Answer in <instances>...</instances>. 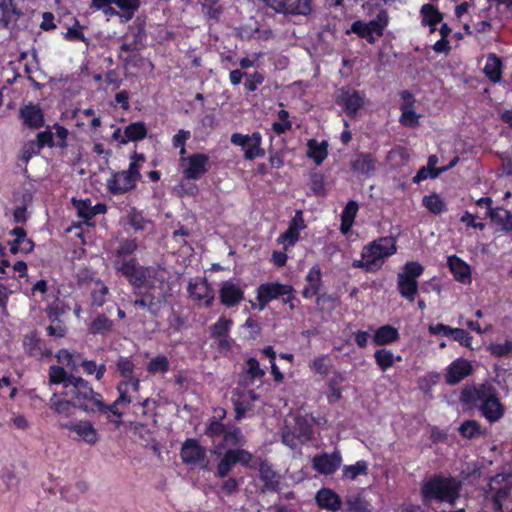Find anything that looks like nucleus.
Here are the masks:
<instances>
[{
	"label": "nucleus",
	"instance_id": "nucleus-1",
	"mask_svg": "<svg viewBox=\"0 0 512 512\" xmlns=\"http://www.w3.org/2000/svg\"><path fill=\"white\" fill-rule=\"evenodd\" d=\"M136 238H121L112 251V265L134 289V307L158 317L166 303V271L161 267L141 265L136 257Z\"/></svg>",
	"mask_w": 512,
	"mask_h": 512
},
{
	"label": "nucleus",
	"instance_id": "nucleus-2",
	"mask_svg": "<svg viewBox=\"0 0 512 512\" xmlns=\"http://www.w3.org/2000/svg\"><path fill=\"white\" fill-rule=\"evenodd\" d=\"M460 401L470 408H476L490 423L499 421L505 414L499 393L494 385L485 382L463 388Z\"/></svg>",
	"mask_w": 512,
	"mask_h": 512
},
{
	"label": "nucleus",
	"instance_id": "nucleus-3",
	"mask_svg": "<svg viewBox=\"0 0 512 512\" xmlns=\"http://www.w3.org/2000/svg\"><path fill=\"white\" fill-rule=\"evenodd\" d=\"M461 490L462 482L460 479L440 472L422 481L420 497L422 504L427 507H430L434 502L454 507L460 499Z\"/></svg>",
	"mask_w": 512,
	"mask_h": 512
},
{
	"label": "nucleus",
	"instance_id": "nucleus-4",
	"mask_svg": "<svg viewBox=\"0 0 512 512\" xmlns=\"http://www.w3.org/2000/svg\"><path fill=\"white\" fill-rule=\"evenodd\" d=\"M74 399V403L81 410L93 413L96 407V398L101 399V394L93 390L91 384L80 376L73 378V383L66 391Z\"/></svg>",
	"mask_w": 512,
	"mask_h": 512
},
{
	"label": "nucleus",
	"instance_id": "nucleus-5",
	"mask_svg": "<svg viewBox=\"0 0 512 512\" xmlns=\"http://www.w3.org/2000/svg\"><path fill=\"white\" fill-rule=\"evenodd\" d=\"M396 251V241L394 238L380 237L365 245L362 249L361 256L372 261V266L375 271H377L382 267L385 259L395 254Z\"/></svg>",
	"mask_w": 512,
	"mask_h": 512
},
{
	"label": "nucleus",
	"instance_id": "nucleus-6",
	"mask_svg": "<svg viewBox=\"0 0 512 512\" xmlns=\"http://www.w3.org/2000/svg\"><path fill=\"white\" fill-rule=\"evenodd\" d=\"M254 455L248 450L242 448L227 449L219 463L217 464L216 477L226 478L236 464H240L246 468H255L252 463Z\"/></svg>",
	"mask_w": 512,
	"mask_h": 512
},
{
	"label": "nucleus",
	"instance_id": "nucleus-7",
	"mask_svg": "<svg viewBox=\"0 0 512 512\" xmlns=\"http://www.w3.org/2000/svg\"><path fill=\"white\" fill-rule=\"evenodd\" d=\"M230 141L233 145L240 146L244 150V159L252 161L265 156V149L262 147V135L255 131L251 135L233 133Z\"/></svg>",
	"mask_w": 512,
	"mask_h": 512
},
{
	"label": "nucleus",
	"instance_id": "nucleus-8",
	"mask_svg": "<svg viewBox=\"0 0 512 512\" xmlns=\"http://www.w3.org/2000/svg\"><path fill=\"white\" fill-rule=\"evenodd\" d=\"M366 94L364 91L344 86L338 90L335 103L341 107L347 116L353 118L365 105Z\"/></svg>",
	"mask_w": 512,
	"mask_h": 512
},
{
	"label": "nucleus",
	"instance_id": "nucleus-9",
	"mask_svg": "<svg viewBox=\"0 0 512 512\" xmlns=\"http://www.w3.org/2000/svg\"><path fill=\"white\" fill-rule=\"evenodd\" d=\"M60 429L68 431V437L75 441H83L89 445H95L99 440V434L89 420H74L69 423L62 422Z\"/></svg>",
	"mask_w": 512,
	"mask_h": 512
},
{
	"label": "nucleus",
	"instance_id": "nucleus-10",
	"mask_svg": "<svg viewBox=\"0 0 512 512\" xmlns=\"http://www.w3.org/2000/svg\"><path fill=\"white\" fill-rule=\"evenodd\" d=\"M276 13L292 16H307L312 11V0H263Z\"/></svg>",
	"mask_w": 512,
	"mask_h": 512
},
{
	"label": "nucleus",
	"instance_id": "nucleus-11",
	"mask_svg": "<svg viewBox=\"0 0 512 512\" xmlns=\"http://www.w3.org/2000/svg\"><path fill=\"white\" fill-rule=\"evenodd\" d=\"M291 290L292 285L278 281L260 284L256 290L258 309L264 310L271 301L281 298L284 294L290 293Z\"/></svg>",
	"mask_w": 512,
	"mask_h": 512
},
{
	"label": "nucleus",
	"instance_id": "nucleus-12",
	"mask_svg": "<svg viewBox=\"0 0 512 512\" xmlns=\"http://www.w3.org/2000/svg\"><path fill=\"white\" fill-rule=\"evenodd\" d=\"M187 292L193 301H203L205 308L212 307L215 300V294L210 283L205 277L190 279L187 286Z\"/></svg>",
	"mask_w": 512,
	"mask_h": 512
},
{
	"label": "nucleus",
	"instance_id": "nucleus-13",
	"mask_svg": "<svg viewBox=\"0 0 512 512\" xmlns=\"http://www.w3.org/2000/svg\"><path fill=\"white\" fill-rule=\"evenodd\" d=\"M180 457L186 465H197L204 462L201 468L204 470L208 469L209 463L205 461L206 449L199 444L197 439L188 438L184 441L180 450Z\"/></svg>",
	"mask_w": 512,
	"mask_h": 512
},
{
	"label": "nucleus",
	"instance_id": "nucleus-14",
	"mask_svg": "<svg viewBox=\"0 0 512 512\" xmlns=\"http://www.w3.org/2000/svg\"><path fill=\"white\" fill-rule=\"evenodd\" d=\"M219 302L226 308H234L245 299V290L238 282L223 281L219 288Z\"/></svg>",
	"mask_w": 512,
	"mask_h": 512
},
{
	"label": "nucleus",
	"instance_id": "nucleus-15",
	"mask_svg": "<svg viewBox=\"0 0 512 512\" xmlns=\"http://www.w3.org/2000/svg\"><path fill=\"white\" fill-rule=\"evenodd\" d=\"M342 456L340 451L335 450L332 453L316 454L312 459V467L322 475L334 474L341 466Z\"/></svg>",
	"mask_w": 512,
	"mask_h": 512
},
{
	"label": "nucleus",
	"instance_id": "nucleus-16",
	"mask_svg": "<svg viewBox=\"0 0 512 512\" xmlns=\"http://www.w3.org/2000/svg\"><path fill=\"white\" fill-rule=\"evenodd\" d=\"M351 171L359 177L370 178L377 169V159L368 152H358L350 162Z\"/></svg>",
	"mask_w": 512,
	"mask_h": 512
},
{
	"label": "nucleus",
	"instance_id": "nucleus-17",
	"mask_svg": "<svg viewBox=\"0 0 512 512\" xmlns=\"http://www.w3.org/2000/svg\"><path fill=\"white\" fill-rule=\"evenodd\" d=\"M23 349L27 356L36 359L47 358L52 355L36 331L26 334L23 338Z\"/></svg>",
	"mask_w": 512,
	"mask_h": 512
},
{
	"label": "nucleus",
	"instance_id": "nucleus-18",
	"mask_svg": "<svg viewBox=\"0 0 512 512\" xmlns=\"http://www.w3.org/2000/svg\"><path fill=\"white\" fill-rule=\"evenodd\" d=\"M401 98L403 100L401 104V116L399 122L404 127L414 128L419 125V115L414 111V96L408 90H403L401 93Z\"/></svg>",
	"mask_w": 512,
	"mask_h": 512
},
{
	"label": "nucleus",
	"instance_id": "nucleus-19",
	"mask_svg": "<svg viewBox=\"0 0 512 512\" xmlns=\"http://www.w3.org/2000/svg\"><path fill=\"white\" fill-rule=\"evenodd\" d=\"M184 177L189 180L200 179L209 169V157L203 153H194L187 158Z\"/></svg>",
	"mask_w": 512,
	"mask_h": 512
},
{
	"label": "nucleus",
	"instance_id": "nucleus-20",
	"mask_svg": "<svg viewBox=\"0 0 512 512\" xmlns=\"http://www.w3.org/2000/svg\"><path fill=\"white\" fill-rule=\"evenodd\" d=\"M472 372L473 367L471 363L464 358H458L448 366L445 381L449 385H455L471 375Z\"/></svg>",
	"mask_w": 512,
	"mask_h": 512
},
{
	"label": "nucleus",
	"instance_id": "nucleus-21",
	"mask_svg": "<svg viewBox=\"0 0 512 512\" xmlns=\"http://www.w3.org/2000/svg\"><path fill=\"white\" fill-rule=\"evenodd\" d=\"M20 118L25 126L39 129L44 126V113L38 104L29 103L20 108Z\"/></svg>",
	"mask_w": 512,
	"mask_h": 512
},
{
	"label": "nucleus",
	"instance_id": "nucleus-22",
	"mask_svg": "<svg viewBox=\"0 0 512 512\" xmlns=\"http://www.w3.org/2000/svg\"><path fill=\"white\" fill-rule=\"evenodd\" d=\"M316 504L331 512H338L342 507V498L333 489L323 487L317 491L315 496Z\"/></svg>",
	"mask_w": 512,
	"mask_h": 512
},
{
	"label": "nucleus",
	"instance_id": "nucleus-23",
	"mask_svg": "<svg viewBox=\"0 0 512 512\" xmlns=\"http://www.w3.org/2000/svg\"><path fill=\"white\" fill-rule=\"evenodd\" d=\"M259 476L263 482L262 492H278L280 490V476L267 461H262L259 464Z\"/></svg>",
	"mask_w": 512,
	"mask_h": 512
},
{
	"label": "nucleus",
	"instance_id": "nucleus-24",
	"mask_svg": "<svg viewBox=\"0 0 512 512\" xmlns=\"http://www.w3.org/2000/svg\"><path fill=\"white\" fill-rule=\"evenodd\" d=\"M246 442V438L242 434V431L239 427L235 426L232 428H227L223 437V442L215 447L213 453L217 456H220L222 454V449L225 447V445L230 447L241 448L246 444Z\"/></svg>",
	"mask_w": 512,
	"mask_h": 512
},
{
	"label": "nucleus",
	"instance_id": "nucleus-25",
	"mask_svg": "<svg viewBox=\"0 0 512 512\" xmlns=\"http://www.w3.org/2000/svg\"><path fill=\"white\" fill-rule=\"evenodd\" d=\"M422 26H429L430 32L434 33L437 25L442 22L444 15L438 8L430 3L423 4L420 9Z\"/></svg>",
	"mask_w": 512,
	"mask_h": 512
},
{
	"label": "nucleus",
	"instance_id": "nucleus-26",
	"mask_svg": "<svg viewBox=\"0 0 512 512\" xmlns=\"http://www.w3.org/2000/svg\"><path fill=\"white\" fill-rule=\"evenodd\" d=\"M400 334L397 328L390 324L378 327L373 334L372 341L377 346H386L397 342Z\"/></svg>",
	"mask_w": 512,
	"mask_h": 512
},
{
	"label": "nucleus",
	"instance_id": "nucleus-27",
	"mask_svg": "<svg viewBox=\"0 0 512 512\" xmlns=\"http://www.w3.org/2000/svg\"><path fill=\"white\" fill-rule=\"evenodd\" d=\"M450 271L458 282L466 284L471 281L470 266L456 255L448 257Z\"/></svg>",
	"mask_w": 512,
	"mask_h": 512
},
{
	"label": "nucleus",
	"instance_id": "nucleus-28",
	"mask_svg": "<svg viewBox=\"0 0 512 512\" xmlns=\"http://www.w3.org/2000/svg\"><path fill=\"white\" fill-rule=\"evenodd\" d=\"M21 12L16 8L13 0L0 1V30L7 29L15 23Z\"/></svg>",
	"mask_w": 512,
	"mask_h": 512
},
{
	"label": "nucleus",
	"instance_id": "nucleus-29",
	"mask_svg": "<svg viewBox=\"0 0 512 512\" xmlns=\"http://www.w3.org/2000/svg\"><path fill=\"white\" fill-rule=\"evenodd\" d=\"M96 407L93 413H99L107 416L109 422L119 423V420L123 417V412L120 411V407H124L123 404H117V399L111 404H105L103 396L101 399L96 398Z\"/></svg>",
	"mask_w": 512,
	"mask_h": 512
},
{
	"label": "nucleus",
	"instance_id": "nucleus-30",
	"mask_svg": "<svg viewBox=\"0 0 512 512\" xmlns=\"http://www.w3.org/2000/svg\"><path fill=\"white\" fill-rule=\"evenodd\" d=\"M75 207L78 211V216L85 221H89L93 219L96 215L104 214L107 211V206L104 203H97L96 205H91V200H79L75 201Z\"/></svg>",
	"mask_w": 512,
	"mask_h": 512
},
{
	"label": "nucleus",
	"instance_id": "nucleus-31",
	"mask_svg": "<svg viewBox=\"0 0 512 512\" xmlns=\"http://www.w3.org/2000/svg\"><path fill=\"white\" fill-rule=\"evenodd\" d=\"M328 147L327 140L319 142L314 138L309 139L307 141V157L312 159L316 165H320L328 157Z\"/></svg>",
	"mask_w": 512,
	"mask_h": 512
},
{
	"label": "nucleus",
	"instance_id": "nucleus-32",
	"mask_svg": "<svg viewBox=\"0 0 512 512\" xmlns=\"http://www.w3.org/2000/svg\"><path fill=\"white\" fill-rule=\"evenodd\" d=\"M136 187V182L124 171L119 172L109 180L108 188L114 195L126 193Z\"/></svg>",
	"mask_w": 512,
	"mask_h": 512
},
{
	"label": "nucleus",
	"instance_id": "nucleus-33",
	"mask_svg": "<svg viewBox=\"0 0 512 512\" xmlns=\"http://www.w3.org/2000/svg\"><path fill=\"white\" fill-rule=\"evenodd\" d=\"M488 216L491 221L500 227V231L507 234L512 232V213L502 207L489 208Z\"/></svg>",
	"mask_w": 512,
	"mask_h": 512
},
{
	"label": "nucleus",
	"instance_id": "nucleus-34",
	"mask_svg": "<svg viewBox=\"0 0 512 512\" xmlns=\"http://www.w3.org/2000/svg\"><path fill=\"white\" fill-rule=\"evenodd\" d=\"M75 406L77 405L69 400H57L51 404V410L58 415L57 426L59 429L62 422L69 423L74 421L72 416L74 415L73 407Z\"/></svg>",
	"mask_w": 512,
	"mask_h": 512
},
{
	"label": "nucleus",
	"instance_id": "nucleus-35",
	"mask_svg": "<svg viewBox=\"0 0 512 512\" xmlns=\"http://www.w3.org/2000/svg\"><path fill=\"white\" fill-rule=\"evenodd\" d=\"M397 290L402 298L414 302L418 294V281L397 275Z\"/></svg>",
	"mask_w": 512,
	"mask_h": 512
},
{
	"label": "nucleus",
	"instance_id": "nucleus-36",
	"mask_svg": "<svg viewBox=\"0 0 512 512\" xmlns=\"http://www.w3.org/2000/svg\"><path fill=\"white\" fill-rule=\"evenodd\" d=\"M483 72L491 82H499L502 79V61L500 57L494 53L489 54Z\"/></svg>",
	"mask_w": 512,
	"mask_h": 512
},
{
	"label": "nucleus",
	"instance_id": "nucleus-37",
	"mask_svg": "<svg viewBox=\"0 0 512 512\" xmlns=\"http://www.w3.org/2000/svg\"><path fill=\"white\" fill-rule=\"evenodd\" d=\"M148 129L143 121L132 122L124 128L125 140H121V145H126L128 142H137L146 138Z\"/></svg>",
	"mask_w": 512,
	"mask_h": 512
},
{
	"label": "nucleus",
	"instance_id": "nucleus-38",
	"mask_svg": "<svg viewBox=\"0 0 512 512\" xmlns=\"http://www.w3.org/2000/svg\"><path fill=\"white\" fill-rule=\"evenodd\" d=\"M345 381L344 375L340 371H333V376L328 379V402L330 404L337 403L342 398L341 384Z\"/></svg>",
	"mask_w": 512,
	"mask_h": 512
},
{
	"label": "nucleus",
	"instance_id": "nucleus-39",
	"mask_svg": "<svg viewBox=\"0 0 512 512\" xmlns=\"http://www.w3.org/2000/svg\"><path fill=\"white\" fill-rule=\"evenodd\" d=\"M114 322L104 313L98 314L89 324L88 331L92 335H106L113 331Z\"/></svg>",
	"mask_w": 512,
	"mask_h": 512
},
{
	"label": "nucleus",
	"instance_id": "nucleus-40",
	"mask_svg": "<svg viewBox=\"0 0 512 512\" xmlns=\"http://www.w3.org/2000/svg\"><path fill=\"white\" fill-rule=\"evenodd\" d=\"M375 363L382 372H386L393 367L396 361H401L400 355L395 356L393 352L386 348L377 349L374 352Z\"/></svg>",
	"mask_w": 512,
	"mask_h": 512
},
{
	"label": "nucleus",
	"instance_id": "nucleus-41",
	"mask_svg": "<svg viewBox=\"0 0 512 512\" xmlns=\"http://www.w3.org/2000/svg\"><path fill=\"white\" fill-rule=\"evenodd\" d=\"M76 377L77 376L68 374L67 371L62 366L52 365L49 368L50 383L55 385L62 384L66 391L73 383V378Z\"/></svg>",
	"mask_w": 512,
	"mask_h": 512
},
{
	"label": "nucleus",
	"instance_id": "nucleus-42",
	"mask_svg": "<svg viewBox=\"0 0 512 512\" xmlns=\"http://www.w3.org/2000/svg\"><path fill=\"white\" fill-rule=\"evenodd\" d=\"M309 368L315 374L326 377L332 372L333 363L329 355L320 354L309 362Z\"/></svg>",
	"mask_w": 512,
	"mask_h": 512
},
{
	"label": "nucleus",
	"instance_id": "nucleus-43",
	"mask_svg": "<svg viewBox=\"0 0 512 512\" xmlns=\"http://www.w3.org/2000/svg\"><path fill=\"white\" fill-rule=\"evenodd\" d=\"M91 306L95 308L102 307L110 296L109 288L101 281L97 280L91 289Z\"/></svg>",
	"mask_w": 512,
	"mask_h": 512
},
{
	"label": "nucleus",
	"instance_id": "nucleus-44",
	"mask_svg": "<svg viewBox=\"0 0 512 512\" xmlns=\"http://www.w3.org/2000/svg\"><path fill=\"white\" fill-rule=\"evenodd\" d=\"M127 224L135 232L144 231L152 222L145 218L143 211L132 207L127 213Z\"/></svg>",
	"mask_w": 512,
	"mask_h": 512
},
{
	"label": "nucleus",
	"instance_id": "nucleus-45",
	"mask_svg": "<svg viewBox=\"0 0 512 512\" xmlns=\"http://www.w3.org/2000/svg\"><path fill=\"white\" fill-rule=\"evenodd\" d=\"M422 205L432 214L440 215L447 210V205L439 194L432 192L425 195L422 199Z\"/></svg>",
	"mask_w": 512,
	"mask_h": 512
},
{
	"label": "nucleus",
	"instance_id": "nucleus-46",
	"mask_svg": "<svg viewBox=\"0 0 512 512\" xmlns=\"http://www.w3.org/2000/svg\"><path fill=\"white\" fill-rule=\"evenodd\" d=\"M458 432L461 437L469 440L484 436L486 433L485 429H482L477 420H466L462 422L458 428Z\"/></svg>",
	"mask_w": 512,
	"mask_h": 512
},
{
	"label": "nucleus",
	"instance_id": "nucleus-47",
	"mask_svg": "<svg viewBox=\"0 0 512 512\" xmlns=\"http://www.w3.org/2000/svg\"><path fill=\"white\" fill-rule=\"evenodd\" d=\"M232 326L233 320L227 318L225 315H221L218 320L210 326L211 338L229 337Z\"/></svg>",
	"mask_w": 512,
	"mask_h": 512
},
{
	"label": "nucleus",
	"instance_id": "nucleus-48",
	"mask_svg": "<svg viewBox=\"0 0 512 512\" xmlns=\"http://www.w3.org/2000/svg\"><path fill=\"white\" fill-rule=\"evenodd\" d=\"M113 4L119 8L120 18L130 21L141 6V0H114Z\"/></svg>",
	"mask_w": 512,
	"mask_h": 512
},
{
	"label": "nucleus",
	"instance_id": "nucleus-49",
	"mask_svg": "<svg viewBox=\"0 0 512 512\" xmlns=\"http://www.w3.org/2000/svg\"><path fill=\"white\" fill-rule=\"evenodd\" d=\"M146 370L149 375L166 374L170 370V362L166 355L158 354L147 363Z\"/></svg>",
	"mask_w": 512,
	"mask_h": 512
},
{
	"label": "nucleus",
	"instance_id": "nucleus-50",
	"mask_svg": "<svg viewBox=\"0 0 512 512\" xmlns=\"http://www.w3.org/2000/svg\"><path fill=\"white\" fill-rule=\"evenodd\" d=\"M388 23V12L385 9H381L374 19L367 22V25L371 35L376 34L378 37H382L384 35V30L387 27Z\"/></svg>",
	"mask_w": 512,
	"mask_h": 512
},
{
	"label": "nucleus",
	"instance_id": "nucleus-51",
	"mask_svg": "<svg viewBox=\"0 0 512 512\" xmlns=\"http://www.w3.org/2000/svg\"><path fill=\"white\" fill-rule=\"evenodd\" d=\"M86 27L82 25L77 18H74V24L63 33V39L68 42H83L88 44V38L84 34Z\"/></svg>",
	"mask_w": 512,
	"mask_h": 512
},
{
	"label": "nucleus",
	"instance_id": "nucleus-52",
	"mask_svg": "<svg viewBox=\"0 0 512 512\" xmlns=\"http://www.w3.org/2000/svg\"><path fill=\"white\" fill-rule=\"evenodd\" d=\"M342 476L348 480H355L360 475L368 474V462L359 460L354 465H345L342 470Z\"/></svg>",
	"mask_w": 512,
	"mask_h": 512
},
{
	"label": "nucleus",
	"instance_id": "nucleus-53",
	"mask_svg": "<svg viewBox=\"0 0 512 512\" xmlns=\"http://www.w3.org/2000/svg\"><path fill=\"white\" fill-rule=\"evenodd\" d=\"M135 364L131 357L120 356L116 361V370L121 380H127L135 375Z\"/></svg>",
	"mask_w": 512,
	"mask_h": 512
},
{
	"label": "nucleus",
	"instance_id": "nucleus-54",
	"mask_svg": "<svg viewBox=\"0 0 512 512\" xmlns=\"http://www.w3.org/2000/svg\"><path fill=\"white\" fill-rule=\"evenodd\" d=\"M351 33L356 34L361 39H365L369 44H374L376 41L375 37L370 33L367 22L362 20L354 21L350 29L346 30L347 35Z\"/></svg>",
	"mask_w": 512,
	"mask_h": 512
},
{
	"label": "nucleus",
	"instance_id": "nucleus-55",
	"mask_svg": "<svg viewBox=\"0 0 512 512\" xmlns=\"http://www.w3.org/2000/svg\"><path fill=\"white\" fill-rule=\"evenodd\" d=\"M278 121L273 122V132L280 136L292 129V122L289 120L290 114L287 110L281 109L277 112Z\"/></svg>",
	"mask_w": 512,
	"mask_h": 512
},
{
	"label": "nucleus",
	"instance_id": "nucleus-56",
	"mask_svg": "<svg viewBox=\"0 0 512 512\" xmlns=\"http://www.w3.org/2000/svg\"><path fill=\"white\" fill-rule=\"evenodd\" d=\"M369 504L361 494L351 495L346 498L347 512H371Z\"/></svg>",
	"mask_w": 512,
	"mask_h": 512
},
{
	"label": "nucleus",
	"instance_id": "nucleus-57",
	"mask_svg": "<svg viewBox=\"0 0 512 512\" xmlns=\"http://www.w3.org/2000/svg\"><path fill=\"white\" fill-rule=\"evenodd\" d=\"M244 374L247 379L254 381L264 377L265 370L260 367V363L256 358L251 357L246 360V368L244 370Z\"/></svg>",
	"mask_w": 512,
	"mask_h": 512
},
{
	"label": "nucleus",
	"instance_id": "nucleus-58",
	"mask_svg": "<svg viewBox=\"0 0 512 512\" xmlns=\"http://www.w3.org/2000/svg\"><path fill=\"white\" fill-rule=\"evenodd\" d=\"M511 488L507 485L499 487L491 496L492 508L495 512L503 511V502L510 496Z\"/></svg>",
	"mask_w": 512,
	"mask_h": 512
},
{
	"label": "nucleus",
	"instance_id": "nucleus-59",
	"mask_svg": "<svg viewBox=\"0 0 512 512\" xmlns=\"http://www.w3.org/2000/svg\"><path fill=\"white\" fill-rule=\"evenodd\" d=\"M265 81V76L262 72L255 71L253 73H246L244 81V90L246 93L255 92L260 85Z\"/></svg>",
	"mask_w": 512,
	"mask_h": 512
},
{
	"label": "nucleus",
	"instance_id": "nucleus-60",
	"mask_svg": "<svg viewBox=\"0 0 512 512\" xmlns=\"http://www.w3.org/2000/svg\"><path fill=\"white\" fill-rule=\"evenodd\" d=\"M300 238V230L296 227L288 226V229L279 235L277 238V243L284 244L285 249L289 247H293Z\"/></svg>",
	"mask_w": 512,
	"mask_h": 512
},
{
	"label": "nucleus",
	"instance_id": "nucleus-61",
	"mask_svg": "<svg viewBox=\"0 0 512 512\" xmlns=\"http://www.w3.org/2000/svg\"><path fill=\"white\" fill-rule=\"evenodd\" d=\"M424 267L417 261H409L405 263L403 266V271L401 273H398V275H403L404 277H407L409 279H414L417 281V279L423 274Z\"/></svg>",
	"mask_w": 512,
	"mask_h": 512
},
{
	"label": "nucleus",
	"instance_id": "nucleus-62",
	"mask_svg": "<svg viewBox=\"0 0 512 512\" xmlns=\"http://www.w3.org/2000/svg\"><path fill=\"white\" fill-rule=\"evenodd\" d=\"M310 189L316 196H325L326 187L324 176L321 173H311L310 175Z\"/></svg>",
	"mask_w": 512,
	"mask_h": 512
},
{
	"label": "nucleus",
	"instance_id": "nucleus-63",
	"mask_svg": "<svg viewBox=\"0 0 512 512\" xmlns=\"http://www.w3.org/2000/svg\"><path fill=\"white\" fill-rule=\"evenodd\" d=\"M305 280L309 286L317 287V290H319V291L321 290V288H322V270H321V267L319 264H315L309 269V271L305 277Z\"/></svg>",
	"mask_w": 512,
	"mask_h": 512
},
{
	"label": "nucleus",
	"instance_id": "nucleus-64",
	"mask_svg": "<svg viewBox=\"0 0 512 512\" xmlns=\"http://www.w3.org/2000/svg\"><path fill=\"white\" fill-rule=\"evenodd\" d=\"M488 350L491 355L498 358L508 356L512 353V341L507 339L504 343H492Z\"/></svg>",
	"mask_w": 512,
	"mask_h": 512
}]
</instances>
